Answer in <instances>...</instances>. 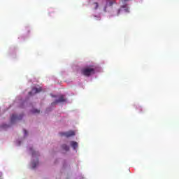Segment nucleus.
Listing matches in <instances>:
<instances>
[{
	"mask_svg": "<svg viewBox=\"0 0 179 179\" xmlns=\"http://www.w3.org/2000/svg\"><path fill=\"white\" fill-rule=\"evenodd\" d=\"M31 93H32V92H29V96H31Z\"/></svg>",
	"mask_w": 179,
	"mask_h": 179,
	"instance_id": "nucleus-13",
	"label": "nucleus"
},
{
	"mask_svg": "<svg viewBox=\"0 0 179 179\" xmlns=\"http://www.w3.org/2000/svg\"><path fill=\"white\" fill-rule=\"evenodd\" d=\"M22 118H23V115H13L10 117L11 123L13 124L15 121H20V120H22Z\"/></svg>",
	"mask_w": 179,
	"mask_h": 179,
	"instance_id": "nucleus-3",
	"label": "nucleus"
},
{
	"mask_svg": "<svg viewBox=\"0 0 179 179\" xmlns=\"http://www.w3.org/2000/svg\"><path fill=\"white\" fill-rule=\"evenodd\" d=\"M24 134L27 135V131H26V129L24 130Z\"/></svg>",
	"mask_w": 179,
	"mask_h": 179,
	"instance_id": "nucleus-11",
	"label": "nucleus"
},
{
	"mask_svg": "<svg viewBox=\"0 0 179 179\" xmlns=\"http://www.w3.org/2000/svg\"><path fill=\"white\" fill-rule=\"evenodd\" d=\"M118 13H120V10H118Z\"/></svg>",
	"mask_w": 179,
	"mask_h": 179,
	"instance_id": "nucleus-14",
	"label": "nucleus"
},
{
	"mask_svg": "<svg viewBox=\"0 0 179 179\" xmlns=\"http://www.w3.org/2000/svg\"><path fill=\"white\" fill-rule=\"evenodd\" d=\"M62 136H66V138H71V136H75V132L73 131H69L66 132L61 133Z\"/></svg>",
	"mask_w": 179,
	"mask_h": 179,
	"instance_id": "nucleus-4",
	"label": "nucleus"
},
{
	"mask_svg": "<svg viewBox=\"0 0 179 179\" xmlns=\"http://www.w3.org/2000/svg\"><path fill=\"white\" fill-rule=\"evenodd\" d=\"M32 92H34V93H40V92H41V88L34 87L32 88Z\"/></svg>",
	"mask_w": 179,
	"mask_h": 179,
	"instance_id": "nucleus-7",
	"label": "nucleus"
},
{
	"mask_svg": "<svg viewBox=\"0 0 179 179\" xmlns=\"http://www.w3.org/2000/svg\"><path fill=\"white\" fill-rule=\"evenodd\" d=\"M37 165H38V161L32 162V169H36V167H37Z\"/></svg>",
	"mask_w": 179,
	"mask_h": 179,
	"instance_id": "nucleus-8",
	"label": "nucleus"
},
{
	"mask_svg": "<svg viewBox=\"0 0 179 179\" xmlns=\"http://www.w3.org/2000/svg\"><path fill=\"white\" fill-rule=\"evenodd\" d=\"M124 1H127V0H124Z\"/></svg>",
	"mask_w": 179,
	"mask_h": 179,
	"instance_id": "nucleus-15",
	"label": "nucleus"
},
{
	"mask_svg": "<svg viewBox=\"0 0 179 179\" xmlns=\"http://www.w3.org/2000/svg\"><path fill=\"white\" fill-rule=\"evenodd\" d=\"M62 148L64 150H66V152H68V150H69V146H68L66 144H63L62 145Z\"/></svg>",
	"mask_w": 179,
	"mask_h": 179,
	"instance_id": "nucleus-6",
	"label": "nucleus"
},
{
	"mask_svg": "<svg viewBox=\"0 0 179 179\" xmlns=\"http://www.w3.org/2000/svg\"><path fill=\"white\" fill-rule=\"evenodd\" d=\"M36 155V152H32V156H34Z\"/></svg>",
	"mask_w": 179,
	"mask_h": 179,
	"instance_id": "nucleus-12",
	"label": "nucleus"
},
{
	"mask_svg": "<svg viewBox=\"0 0 179 179\" xmlns=\"http://www.w3.org/2000/svg\"><path fill=\"white\" fill-rule=\"evenodd\" d=\"M96 69L94 66H88L81 69L82 75L84 76H90L91 75H94Z\"/></svg>",
	"mask_w": 179,
	"mask_h": 179,
	"instance_id": "nucleus-1",
	"label": "nucleus"
},
{
	"mask_svg": "<svg viewBox=\"0 0 179 179\" xmlns=\"http://www.w3.org/2000/svg\"><path fill=\"white\" fill-rule=\"evenodd\" d=\"M71 146L73 148V149H74V150H76V148H78V142L71 141Z\"/></svg>",
	"mask_w": 179,
	"mask_h": 179,
	"instance_id": "nucleus-5",
	"label": "nucleus"
},
{
	"mask_svg": "<svg viewBox=\"0 0 179 179\" xmlns=\"http://www.w3.org/2000/svg\"><path fill=\"white\" fill-rule=\"evenodd\" d=\"M94 5L95 6L94 9H98V8H99V3L95 2V3H94Z\"/></svg>",
	"mask_w": 179,
	"mask_h": 179,
	"instance_id": "nucleus-10",
	"label": "nucleus"
},
{
	"mask_svg": "<svg viewBox=\"0 0 179 179\" xmlns=\"http://www.w3.org/2000/svg\"><path fill=\"white\" fill-rule=\"evenodd\" d=\"M65 101H66V98L65 97V95H61L58 99L51 103V106H55V104H58V103H64Z\"/></svg>",
	"mask_w": 179,
	"mask_h": 179,
	"instance_id": "nucleus-2",
	"label": "nucleus"
},
{
	"mask_svg": "<svg viewBox=\"0 0 179 179\" xmlns=\"http://www.w3.org/2000/svg\"><path fill=\"white\" fill-rule=\"evenodd\" d=\"M31 113H33V114H39L40 113V110L34 109V110H31Z\"/></svg>",
	"mask_w": 179,
	"mask_h": 179,
	"instance_id": "nucleus-9",
	"label": "nucleus"
}]
</instances>
